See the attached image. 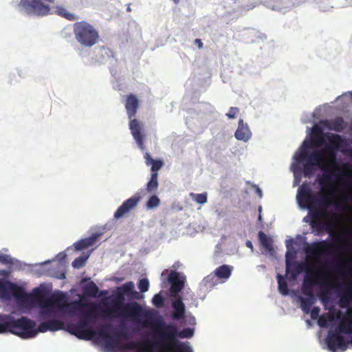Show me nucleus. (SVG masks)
<instances>
[{"instance_id":"7ed1b4c3","label":"nucleus","mask_w":352,"mask_h":352,"mask_svg":"<svg viewBox=\"0 0 352 352\" xmlns=\"http://www.w3.org/2000/svg\"><path fill=\"white\" fill-rule=\"evenodd\" d=\"M4 324L6 325V333H10L22 339L33 338L38 333L65 329V324L59 320H49L41 322L36 327L35 322L25 316L14 318L12 321L6 322Z\"/></svg>"},{"instance_id":"a878e982","label":"nucleus","mask_w":352,"mask_h":352,"mask_svg":"<svg viewBox=\"0 0 352 352\" xmlns=\"http://www.w3.org/2000/svg\"><path fill=\"white\" fill-rule=\"evenodd\" d=\"M302 271H304V263L295 262L289 265L287 263V273H292V278H296L297 275Z\"/></svg>"},{"instance_id":"09e8293b","label":"nucleus","mask_w":352,"mask_h":352,"mask_svg":"<svg viewBox=\"0 0 352 352\" xmlns=\"http://www.w3.org/2000/svg\"><path fill=\"white\" fill-rule=\"evenodd\" d=\"M245 245H247V248L252 250V243H251V241H247V242H245Z\"/></svg>"},{"instance_id":"9b49d317","label":"nucleus","mask_w":352,"mask_h":352,"mask_svg":"<svg viewBox=\"0 0 352 352\" xmlns=\"http://www.w3.org/2000/svg\"><path fill=\"white\" fill-rule=\"evenodd\" d=\"M336 248V245L333 242L322 240L320 242L312 243L305 248V254L308 256L319 258L324 254H331Z\"/></svg>"},{"instance_id":"39448f33","label":"nucleus","mask_w":352,"mask_h":352,"mask_svg":"<svg viewBox=\"0 0 352 352\" xmlns=\"http://www.w3.org/2000/svg\"><path fill=\"white\" fill-rule=\"evenodd\" d=\"M148 325L153 326V330L157 335V345L162 350H174L175 346L180 344H185L190 348L189 343L179 342L176 338H190L192 337V329L187 327L177 331L176 326L173 324H166L162 320L153 323V320H151V323L144 327H147Z\"/></svg>"},{"instance_id":"aec40b11","label":"nucleus","mask_w":352,"mask_h":352,"mask_svg":"<svg viewBox=\"0 0 352 352\" xmlns=\"http://www.w3.org/2000/svg\"><path fill=\"white\" fill-rule=\"evenodd\" d=\"M168 282L170 283V292L177 294L182 290L183 283L178 279V273L175 271L169 272Z\"/></svg>"},{"instance_id":"8fccbe9b","label":"nucleus","mask_w":352,"mask_h":352,"mask_svg":"<svg viewBox=\"0 0 352 352\" xmlns=\"http://www.w3.org/2000/svg\"><path fill=\"white\" fill-rule=\"evenodd\" d=\"M255 188H256L257 195H258V197H261V190L257 186H255Z\"/></svg>"},{"instance_id":"49530a36","label":"nucleus","mask_w":352,"mask_h":352,"mask_svg":"<svg viewBox=\"0 0 352 352\" xmlns=\"http://www.w3.org/2000/svg\"><path fill=\"white\" fill-rule=\"evenodd\" d=\"M0 263L2 264L10 263V257L6 254H0Z\"/></svg>"},{"instance_id":"c756f323","label":"nucleus","mask_w":352,"mask_h":352,"mask_svg":"<svg viewBox=\"0 0 352 352\" xmlns=\"http://www.w3.org/2000/svg\"><path fill=\"white\" fill-rule=\"evenodd\" d=\"M329 129L336 133H340L344 129V120L341 118L332 120V121L330 122V125H329Z\"/></svg>"},{"instance_id":"37998d69","label":"nucleus","mask_w":352,"mask_h":352,"mask_svg":"<svg viewBox=\"0 0 352 352\" xmlns=\"http://www.w3.org/2000/svg\"><path fill=\"white\" fill-rule=\"evenodd\" d=\"M152 302L155 307L160 308L163 306V297H162L161 294H157L153 296Z\"/></svg>"},{"instance_id":"e433bc0d","label":"nucleus","mask_w":352,"mask_h":352,"mask_svg":"<svg viewBox=\"0 0 352 352\" xmlns=\"http://www.w3.org/2000/svg\"><path fill=\"white\" fill-rule=\"evenodd\" d=\"M312 300L310 298H300V309L305 314H309V310H312L311 306H312Z\"/></svg>"},{"instance_id":"393cba45","label":"nucleus","mask_w":352,"mask_h":352,"mask_svg":"<svg viewBox=\"0 0 352 352\" xmlns=\"http://www.w3.org/2000/svg\"><path fill=\"white\" fill-rule=\"evenodd\" d=\"M313 285H314V280L312 277H305L302 284V294L309 298L313 296Z\"/></svg>"},{"instance_id":"79ce46f5","label":"nucleus","mask_w":352,"mask_h":352,"mask_svg":"<svg viewBox=\"0 0 352 352\" xmlns=\"http://www.w3.org/2000/svg\"><path fill=\"white\" fill-rule=\"evenodd\" d=\"M317 320V324H318V326L320 327H327V321L330 320L332 321L333 316L332 315L329 316V318L326 317L325 315L320 316Z\"/></svg>"},{"instance_id":"f8f14e48","label":"nucleus","mask_w":352,"mask_h":352,"mask_svg":"<svg viewBox=\"0 0 352 352\" xmlns=\"http://www.w3.org/2000/svg\"><path fill=\"white\" fill-rule=\"evenodd\" d=\"M352 105V91L343 93L337 97L335 102L331 103H325L320 106L323 110H328L336 108V110H344L350 108Z\"/></svg>"},{"instance_id":"13d9d810","label":"nucleus","mask_w":352,"mask_h":352,"mask_svg":"<svg viewBox=\"0 0 352 352\" xmlns=\"http://www.w3.org/2000/svg\"><path fill=\"white\" fill-rule=\"evenodd\" d=\"M42 314L47 315L48 314V310H43V311H42Z\"/></svg>"},{"instance_id":"473e14b6","label":"nucleus","mask_w":352,"mask_h":352,"mask_svg":"<svg viewBox=\"0 0 352 352\" xmlns=\"http://www.w3.org/2000/svg\"><path fill=\"white\" fill-rule=\"evenodd\" d=\"M277 283H278V291H280V294L282 295H287L289 294V289L287 288V284L281 275H277Z\"/></svg>"},{"instance_id":"6ab92c4d","label":"nucleus","mask_w":352,"mask_h":352,"mask_svg":"<svg viewBox=\"0 0 352 352\" xmlns=\"http://www.w3.org/2000/svg\"><path fill=\"white\" fill-rule=\"evenodd\" d=\"M251 136L249 128L246 124L243 122V120H239L236 131H235V138L237 140L247 142Z\"/></svg>"},{"instance_id":"2eb2a0df","label":"nucleus","mask_w":352,"mask_h":352,"mask_svg":"<svg viewBox=\"0 0 352 352\" xmlns=\"http://www.w3.org/2000/svg\"><path fill=\"white\" fill-rule=\"evenodd\" d=\"M339 329H337L336 331L329 333L328 338H327V344H328L329 349L335 351L337 349L344 351L347 348L349 342L344 340V336L340 334L342 333L340 332Z\"/></svg>"},{"instance_id":"2f4dec72","label":"nucleus","mask_w":352,"mask_h":352,"mask_svg":"<svg viewBox=\"0 0 352 352\" xmlns=\"http://www.w3.org/2000/svg\"><path fill=\"white\" fill-rule=\"evenodd\" d=\"M174 348H175L174 350H161V352H192L191 347H188L182 344H177ZM138 352H148V350L142 349Z\"/></svg>"},{"instance_id":"a211bd4d","label":"nucleus","mask_w":352,"mask_h":352,"mask_svg":"<svg viewBox=\"0 0 352 352\" xmlns=\"http://www.w3.org/2000/svg\"><path fill=\"white\" fill-rule=\"evenodd\" d=\"M352 303V282L344 285L343 292L340 296V307L347 309Z\"/></svg>"},{"instance_id":"ea45409f","label":"nucleus","mask_w":352,"mask_h":352,"mask_svg":"<svg viewBox=\"0 0 352 352\" xmlns=\"http://www.w3.org/2000/svg\"><path fill=\"white\" fill-rule=\"evenodd\" d=\"M159 205L160 199L156 195H152L149 197L148 200H147V202H146V208H147V209L157 208Z\"/></svg>"},{"instance_id":"603ef678","label":"nucleus","mask_w":352,"mask_h":352,"mask_svg":"<svg viewBox=\"0 0 352 352\" xmlns=\"http://www.w3.org/2000/svg\"><path fill=\"white\" fill-rule=\"evenodd\" d=\"M212 278L210 277V276H207L206 278H205V279H204V282H205V285H206V283L209 282L210 280H212Z\"/></svg>"},{"instance_id":"6e6d98bb","label":"nucleus","mask_w":352,"mask_h":352,"mask_svg":"<svg viewBox=\"0 0 352 352\" xmlns=\"http://www.w3.org/2000/svg\"><path fill=\"white\" fill-rule=\"evenodd\" d=\"M348 154L352 157V148L348 150Z\"/></svg>"},{"instance_id":"0e129e2a","label":"nucleus","mask_w":352,"mask_h":352,"mask_svg":"<svg viewBox=\"0 0 352 352\" xmlns=\"http://www.w3.org/2000/svg\"><path fill=\"white\" fill-rule=\"evenodd\" d=\"M175 2L178 1L179 0H174Z\"/></svg>"},{"instance_id":"5701e85b","label":"nucleus","mask_w":352,"mask_h":352,"mask_svg":"<svg viewBox=\"0 0 352 352\" xmlns=\"http://www.w3.org/2000/svg\"><path fill=\"white\" fill-rule=\"evenodd\" d=\"M232 270L233 267L232 265H222L219 266V267L214 271V274H215V276H217L219 280L225 281L231 276Z\"/></svg>"},{"instance_id":"0eeeda50","label":"nucleus","mask_w":352,"mask_h":352,"mask_svg":"<svg viewBox=\"0 0 352 352\" xmlns=\"http://www.w3.org/2000/svg\"><path fill=\"white\" fill-rule=\"evenodd\" d=\"M328 141L329 145L327 146V151L330 154V162L334 164V152L347 147V142L344 138L336 133L322 132L321 129L318 126L312 128L311 139L309 142H304L302 148L320 147L324 144V141Z\"/></svg>"},{"instance_id":"b1692460","label":"nucleus","mask_w":352,"mask_h":352,"mask_svg":"<svg viewBox=\"0 0 352 352\" xmlns=\"http://www.w3.org/2000/svg\"><path fill=\"white\" fill-rule=\"evenodd\" d=\"M97 239L98 235L96 234H94L89 238L80 239L78 241L74 243V248H76L77 250H85V248L92 246Z\"/></svg>"},{"instance_id":"4d7b16f0","label":"nucleus","mask_w":352,"mask_h":352,"mask_svg":"<svg viewBox=\"0 0 352 352\" xmlns=\"http://www.w3.org/2000/svg\"><path fill=\"white\" fill-rule=\"evenodd\" d=\"M234 114V113H227V116H228L229 118H233Z\"/></svg>"},{"instance_id":"72a5a7b5","label":"nucleus","mask_w":352,"mask_h":352,"mask_svg":"<svg viewBox=\"0 0 352 352\" xmlns=\"http://www.w3.org/2000/svg\"><path fill=\"white\" fill-rule=\"evenodd\" d=\"M133 289L134 284L133 282L129 281L121 285L120 287H118L117 294H130L133 293Z\"/></svg>"},{"instance_id":"20e7f679","label":"nucleus","mask_w":352,"mask_h":352,"mask_svg":"<svg viewBox=\"0 0 352 352\" xmlns=\"http://www.w3.org/2000/svg\"><path fill=\"white\" fill-rule=\"evenodd\" d=\"M126 294H117L113 299L112 307L107 308L105 313L117 314L121 318H129L135 322H140L142 327H146L153 319V313L144 309L136 301L124 304Z\"/></svg>"},{"instance_id":"4c0bfd02","label":"nucleus","mask_w":352,"mask_h":352,"mask_svg":"<svg viewBox=\"0 0 352 352\" xmlns=\"http://www.w3.org/2000/svg\"><path fill=\"white\" fill-rule=\"evenodd\" d=\"M189 197H192V201L199 204H204L206 203V193L195 194L193 192L189 194Z\"/></svg>"},{"instance_id":"4be33fe9","label":"nucleus","mask_w":352,"mask_h":352,"mask_svg":"<svg viewBox=\"0 0 352 352\" xmlns=\"http://www.w3.org/2000/svg\"><path fill=\"white\" fill-rule=\"evenodd\" d=\"M144 159H145L146 166H151V174H157V171L160 170L164 164L163 161L160 159H153L147 152L144 154Z\"/></svg>"},{"instance_id":"bf43d9fd","label":"nucleus","mask_w":352,"mask_h":352,"mask_svg":"<svg viewBox=\"0 0 352 352\" xmlns=\"http://www.w3.org/2000/svg\"><path fill=\"white\" fill-rule=\"evenodd\" d=\"M126 10H127L128 12H131V9L130 6H128Z\"/></svg>"},{"instance_id":"3c124183","label":"nucleus","mask_w":352,"mask_h":352,"mask_svg":"<svg viewBox=\"0 0 352 352\" xmlns=\"http://www.w3.org/2000/svg\"><path fill=\"white\" fill-rule=\"evenodd\" d=\"M65 256H66V254L64 252H60V253L58 254V257H59V258H60V259L65 258Z\"/></svg>"},{"instance_id":"58836bf2","label":"nucleus","mask_w":352,"mask_h":352,"mask_svg":"<svg viewBox=\"0 0 352 352\" xmlns=\"http://www.w3.org/2000/svg\"><path fill=\"white\" fill-rule=\"evenodd\" d=\"M87 258V256H78L72 261V267H74V269H80L82 267L85 266Z\"/></svg>"},{"instance_id":"de8ad7c7","label":"nucleus","mask_w":352,"mask_h":352,"mask_svg":"<svg viewBox=\"0 0 352 352\" xmlns=\"http://www.w3.org/2000/svg\"><path fill=\"white\" fill-rule=\"evenodd\" d=\"M195 41L196 43H198L199 48H202L203 47V43H201V40L195 39Z\"/></svg>"},{"instance_id":"f257e3e1","label":"nucleus","mask_w":352,"mask_h":352,"mask_svg":"<svg viewBox=\"0 0 352 352\" xmlns=\"http://www.w3.org/2000/svg\"><path fill=\"white\" fill-rule=\"evenodd\" d=\"M10 295H12L14 299L20 303L28 305L38 303L39 307L42 309L56 306L70 316L79 314V317H80L79 321L67 324L89 327H88L89 324L96 320L98 305L96 303L82 302L80 300L67 302L66 296L62 292L45 297L43 291L38 288L34 289V293L27 294L23 291V287L10 281H3L0 279V296L8 298Z\"/></svg>"},{"instance_id":"9d476101","label":"nucleus","mask_w":352,"mask_h":352,"mask_svg":"<svg viewBox=\"0 0 352 352\" xmlns=\"http://www.w3.org/2000/svg\"><path fill=\"white\" fill-rule=\"evenodd\" d=\"M19 10L30 15L43 16L50 12V8L41 0H21L18 5Z\"/></svg>"},{"instance_id":"7c9ffc66","label":"nucleus","mask_w":352,"mask_h":352,"mask_svg":"<svg viewBox=\"0 0 352 352\" xmlns=\"http://www.w3.org/2000/svg\"><path fill=\"white\" fill-rule=\"evenodd\" d=\"M351 312H352V307H351ZM338 329H340V331L346 334V335H351L352 334V318L351 320H349L348 322H342L340 324V327H338ZM350 343L352 344V338L351 341H350Z\"/></svg>"},{"instance_id":"cd10ccee","label":"nucleus","mask_w":352,"mask_h":352,"mask_svg":"<svg viewBox=\"0 0 352 352\" xmlns=\"http://www.w3.org/2000/svg\"><path fill=\"white\" fill-rule=\"evenodd\" d=\"M98 293V288L94 282H89L82 287V294L88 297H96Z\"/></svg>"},{"instance_id":"c03bdc74","label":"nucleus","mask_w":352,"mask_h":352,"mask_svg":"<svg viewBox=\"0 0 352 352\" xmlns=\"http://www.w3.org/2000/svg\"><path fill=\"white\" fill-rule=\"evenodd\" d=\"M58 13L69 20H74L76 19L74 14L68 12L65 8H58Z\"/></svg>"},{"instance_id":"a18cd8bd","label":"nucleus","mask_w":352,"mask_h":352,"mask_svg":"<svg viewBox=\"0 0 352 352\" xmlns=\"http://www.w3.org/2000/svg\"><path fill=\"white\" fill-rule=\"evenodd\" d=\"M319 311H320V309L318 307H315L312 308V309H310V311H309V313H310V317H311V319L316 320L318 318L320 317L319 316Z\"/></svg>"},{"instance_id":"e2e57ef3","label":"nucleus","mask_w":352,"mask_h":352,"mask_svg":"<svg viewBox=\"0 0 352 352\" xmlns=\"http://www.w3.org/2000/svg\"><path fill=\"white\" fill-rule=\"evenodd\" d=\"M261 217L258 216V220H261Z\"/></svg>"},{"instance_id":"052dcab7","label":"nucleus","mask_w":352,"mask_h":352,"mask_svg":"<svg viewBox=\"0 0 352 352\" xmlns=\"http://www.w3.org/2000/svg\"><path fill=\"white\" fill-rule=\"evenodd\" d=\"M230 110H231V111L237 110V109L235 107H231Z\"/></svg>"},{"instance_id":"4468645a","label":"nucleus","mask_w":352,"mask_h":352,"mask_svg":"<svg viewBox=\"0 0 352 352\" xmlns=\"http://www.w3.org/2000/svg\"><path fill=\"white\" fill-rule=\"evenodd\" d=\"M64 330L69 332L71 335L77 337L78 339L82 340H90L95 336V331L92 327L66 324Z\"/></svg>"},{"instance_id":"5fc2aeb1","label":"nucleus","mask_w":352,"mask_h":352,"mask_svg":"<svg viewBox=\"0 0 352 352\" xmlns=\"http://www.w3.org/2000/svg\"><path fill=\"white\" fill-rule=\"evenodd\" d=\"M131 114H129V119H131V117L134 116V113H136V111H131Z\"/></svg>"},{"instance_id":"ddd939ff","label":"nucleus","mask_w":352,"mask_h":352,"mask_svg":"<svg viewBox=\"0 0 352 352\" xmlns=\"http://www.w3.org/2000/svg\"><path fill=\"white\" fill-rule=\"evenodd\" d=\"M140 200L141 195H140V193L137 192L131 197L124 201V202L121 204V206L118 208L117 210H116V212H114V219H119L124 217L126 214L129 213L130 211L136 208Z\"/></svg>"},{"instance_id":"f03ea898","label":"nucleus","mask_w":352,"mask_h":352,"mask_svg":"<svg viewBox=\"0 0 352 352\" xmlns=\"http://www.w3.org/2000/svg\"><path fill=\"white\" fill-rule=\"evenodd\" d=\"M297 199L300 204L309 210L308 217L304 218V222L308 223L318 234L324 231L329 233L332 231L333 223L329 220V214L327 210L331 206L338 207L334 201L332 190H329L325 193L313 194L307 185L302 184L298 188Z\"/></svg>"},{"instance_id":"c9c22d12","label":"nucleus","mask_w":352,"mask_h":352,"mask_svg":"<svg viewBox=\"0 0 352 352\" xmlns=\"http://www.w3.org/2000/svg\"><path fill=\"white\" fill-rule=\"evenodd\" d=\"M138 100L135 96H130L128 97L126 102V110H136L138 108Z\"/></svg>"},{"instance_id":"412c9836","label":"nucleus","mask_w":352,"mask_h":352,"mask_svg":"<svg viewBox=\"0 0 352 352\" xmlns=\"http://www.w3.org/2000/svg\"><path fill=\"white\" fill-rule=\"evenodd\" d=\"M172 307H173V314H172L173 320H179L184 317V311H186V309H184V304L182 302V300H181L180 297L173 300Z\"/></svg>"},{"instance_id":"f704fd0d","label":"nucleus","mask_w":352,"mask_h":352,"mask_svg":"<svg viewBox=\"0 0 352 352\" xmlns=\"http://www.w3.org/2000/svg\"><path fill=\"white\" fill-rule=\"evenodd\" d=\"M13 318H14L12 316L0 314V333H5V329L7 326L4 324L6 322H10Z\"/></svg>"},{"instance_id":"bb28decb","label":"nucleus","mask_w":352,"mask_h":352,"mask_svg":"<svg viewBox=\"0 0 352 352\" xmlns=\"http://www.w3.org/2000/svg\"><path fill=\"white\" fill-rule=\"evenodd\" d=\"M257 236H258V241H260L261 245L263 247L264 250L267 251L272 250V240H271V238L267 236L263 231L258 232Z\"/></svg>"},{"instance_id":"a19ab883","label":"nucleus","mask_w":352,"mask_h":352,"mask_svg":"<svg viewBox=\"0 0 352 352\" xmlns=\"http://www.w3.org/2000/svg\"><path fill=\"white\" fill-rule=\"evenodd\" d=\"M138 288L140 290V292L145 293L149 289V282L146 278H142L138 283Z\"/></svg>"},{"instance_id":"423d86ee","label":"nucleus","mask_w":352,"mask_h":352,"mask_svg":"<svg viewBox=\"0 0 352 352\" xmlns=\"http://www.w3.org/2000/svg\"><path fill=\"white\" fill-rule=\"evenodd\" d=\"M309 148H300V151L295 155V161L297 163L305 162L303 164V175L306 177H310L314 173V168H336V162L331 164L329 161V153L326 151L316 150L310 155L307 153V149Z\"/></svg>"},{"instance_id":"6e6552de","label":"nucleus","mask_w":352,"mask_h":352,"mask_svg":"<svg viewBox=\"0 0 352 352\" xmlns=\"http://www.w3.org/2000/svg\"><path fill=\"white\" fill-rule=\"evenodd\" d=\"M111 327L106 324L100 327L98 331V336L105 340L106 346L109 348H118L120 350L135 351L140 347V343L135 341H129L120 345L118 341L126 338V333L124 331H116L110 334Z\"/></svg>"},{"instance_id":"dca6fc26","label":"nucleus","mask_w":352,"mask_h":352,"mask_svg":"<svg viewBox=\"0 0 352 352\" xmlns=\"http://www.w3.org/2000/svg\"><path fill=\"white\" fill-rule=\"evenodd\" d=\"M336 168H320L323 170V173L321 175L317 177V182L320 185L322 190H332V175L333 170H336Z\"/></svg>"},{"instance_id":"f3484780","label":"nucleus","mask_w":352,"mask_h":352,"mask_svg":"<svg viewBox=\"0 0 352 352\" xmlns=\"http://www.w3.org/2000/svg\"><path fill=\"white\" fill-rule=\"evenodd\" d=\"M129 129H131V133H132V135H133L134 140H135V142L138 144V147L144 150V144L143 143V135L141 133V126H140L137 120H131V122H129Z\"/></svg>"},{"instance_id":"864d4df0","label":"nucleus","mask_w":352,"mask_h":352,"mask_svg":"<svg viewBox=\"0 0 352 352\" xmlns=\"http://www.w3.org/2000/svg\"><path fill=\"white\" fill-rule=\"evenodd\" d=\"M333 240H335V241L340 240V235L335 236V237H333Z\"/></svg>"},{"instance_id":"c85d7f7f","label":"nucleus","mask_w":352,"mask_h":352,"mask_svg":"<svg viewBox=\"0 0 352 352\" xmlns=\"http://www.w3.org/2000/svg\"><path fill=\"white\" fill-rule=\"evenodd\" d=\"M157 173H151V178L148 182L146 184V191L148 193H153L157 190Z\"/></svg>"},{"instance_id":"1a4fd4ad","label":"nucleus","mask_w":352,"mask_h":352,"mask_svg":"<svg viewBox=\"0 0 352 352\" xmlns=\"http://www.w3.org/2000/svg\"><path fill=\"white\" fill-rule=\"evenodd\" d=\"M74 32L78 42L85 47L94 45L98 40L97 30L86 21H80L74 25Z\"/></svg>"},{"instance_id":"680f3d73","label":"nucleus","mask_w":352,"mask_h":352,"mask_svg":"<svg viewBox=\"0 0 352 352\" xmlns=\"http://www.w3.org/2000/svg\"><path fill=\"white\" fill-rule=\"evenodd\" d=\"M166 270H165L164 272H162V273H161V276H164V274H166Z\"/></svg>"}]
</instances>
